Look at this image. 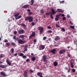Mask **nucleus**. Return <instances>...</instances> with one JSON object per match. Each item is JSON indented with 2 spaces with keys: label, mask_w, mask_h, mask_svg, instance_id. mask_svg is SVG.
Wrapping results in <instances>:
<instances>
[{
  "label": "nucleus",
  "mask_w": 77,
  "mask_h": 77,
  "mask_svg": "<svg viewBox=\"0 0 77 77\" xmlns=\"http://www.w3.org/2000/svg\"><path fill=\"white\" fill-rule=\"evenodd\" d=\"M19 44H24V43H26V41H23L22 39H20L18 41Z\"/></svg>",
  "instance_id": "obj_2"
},
{
  "label": "nucleus",
  "mask_w": 77,
  "mask_h": 77,
  "mask_svg": "<svg viewBox=\"0 0 77 77\" xmlns=\"http://www.w3.org/2000/svg\"><path fill=\"white\" fill-rule=\"evenodd\" d=\"M34 43H35V42H36V39H35L34 40Z\"/></svg>",
  "instance_id": "obj_54"
},
{
  "label": "nucleus",
  "mask_w": 77,
  "mask_h": 77,
  "mask_svg": "<svg viewBox=\"0 0 77 77\" xmlns=\"http://www.w3.org/2000/svg\"><path fill=\"white\" fill-rule=\"evenodd\" d=\"M59 18H55V20H56V21H59Z\"/></svg>",
  "instance_id": "obj_47"
},
{
  "label": "nucleus",
  "mask_w": 77,
  "mask_h": 77,
  "mask_svg": "<svg viewBox=\"0 0 77 77\" xmlns=\"http://www.w3.org/2000/svg\"><path fill=\"white\" fill-rule=\"evenodd\" d=\"M31 35L33 36V37H34L35 36V32H32Z\"/></svg>",
  "instance_id": "obj_24"
},
{
  "label": "nucleus",
  "mask_w": 77,
  "mask_h": 77,
  "mask_svg": "<svg viewBox=\"0 0 77 77\" xmlns=\"http://www.w3.org/2000/svg\"><path fill=\"white\" fill-rule=\"evenodd\" d=\"M56 26L58 27H60V26H57V24H56Z\"/></svg>",
  "instance_id": "obj_61"
},
{
  "label": "nucleus",
  "mask_w": 77,
  "mask_h": 77,
  "mask_svg": "<svg viewBox=\"0 0 77 77\" xmlns=\"http://www.w3.org/2000/svg\"><path fill=\"white\" fill-rule=\"evenodd\" d=\"M20 56H24V54L23 53H21L20 54Z\"/></svg>",
  "instance_id": "obj_41"
},
{
  "label": "nucleus",
  "mask_w": 77,
  "mask_h": 77,
  "mask_svg": "<svg viewBox=\"0 0 77 77\" xmlns=\"http://www.w3.org/2000/svg\"><path fill=\"white\" fill-rule=\"evenodd\" d=\"M56 17L57 18L59 19L60 18H59V15H57L56 16Z\"/></svg>",
  "instance_id": "obj_44"
},
{
  "label": "nucleus",
  "mask_w": 77,
  "mask_h": 77,
  "mask_svg": "<svg viewBox=\"0 0 77 77\" xmlns=\"http://www.w3.org/2000/svg\"><path fill=\"white\" fill-rule=\"evenodd\" d=\"M30 18L29 17H27L25 18V21H27V20H29V19Z\"/></svg>",
  "instance_id": "obj_22"
},
{
  "label": "nucleus",
  "mask_w": 77,
  "mask_h": 77,
  "mask_svg": "<svg viewBox=\"0 0 77 77\" xmlns=\"http://www.w3.org/2000/svg\"><path fill=\"white\" fill-rule=\"evenodd\" d=\"M11 44L12 45H13V46H16V45H15V43H14L13 42H12L11 43Z\"/></svg>",
  "instance_id": "obj_26"
},
{
  "label": "nucleus",
  "mask_w": 77,
  "mask_h": 77,
  "mask_svg": "<svg viewBox=\"0 0 77 77\" xmlns=\"http://www.w3.org/2000/svg\"><path fill=\"white\" fill-rule=\"evenodd\" d=\"M28 14L29 15H32V14H33V13L31 12H30L28 13Z\"/></svg>",
  "instance_id": "obj_48"
},
{
  "label": "nucleus",
  "mask_w": 77,
  "mask_h": 77,
  "mask_svg": "<svg viewBox=\"0 0 77 77\" xmlns=\"http://www.w3.org/2000/svg\"><path fill=\"white\" fill-rule=\"evenodd\" d=\"M35 59H36V58H35V57H33L32 58V61H35Z\"/></svg>",
  "instance_id": "obj_25"
},
{
  "label": "nucleus",
  "mask_w": 77,
  "mask_h": 77,
  "mask_svg": "<svg viewBox=\"0 0 77 77\" xmlns=\"http://www.w3.org/2000/svg\"><path fill=\"white\" fill-rule=\"evenodd\" d=\"M62 19L63 20V21H64V20H66V17H64L62 18Z\"/></svg>",
  "instance_id": "obj_39"
},
{
  "label": "nucleus",
  "mask_w": 77,
  "mask_h": 77,
  "mask_svg": "<svg viewBox=\"0 0 77 77\" xmlns=\"http://www.w3.org/2000/svg\"><path fill=\"white\" fill-rule=\"evenodd\" d=\"M45 48V46L44 45H42L40 48V50H42Z\"/></svg>",
  "instance_id": "obj_11"
},
{
  "label": "nucleus",
  "mask_w": 77,
  "mask_h": 77,
  "mask_svg": "<svg viewBox=\"0 0 77 77\" xmlns=\"http://www.w3.org/2000/svg\"><path fill=\"white\" fill-rule=\"evenodd\" d=\"M11 50V53H14V49L13 48H12Z\"/></svg>",
  "instance_id": "obj_37"
},
{
  "label": "nucleus",
  "mask_w": 77,
  "mask_h": 77,
  "mask_svg": "<svg viewBox=\"0 0 77 77\" xmlns=\"http://www.w3.org/2000/svg\"><path fill=\"white\" fill-rule=\"evenodd\" d=\"M23 59H26V58H27V56L23 55Z\"/></svg>",
  "instance_id": "obj_35"
},
{
  "label": "nucleus",
  "mask_w": 77,
  "mask_h": 77,
  "mask_svg": "<svg viewBox=\"0 0 77 77\" xmlns=\"http://www.w3.org/2000/svg\"><path fill=\"white\" fill-rule=\"evenodd\" d=\"M6 66H7L6 65H0V67L4 69H6Z\"/></svg>",
  "instance_id": "obj_7"
},
{
  "label": "nucleus",
  "mask_w": 77,
  "mask_h": 77,
  "mask_svg": "<svg viewBox=\"0 0 77 77\" xmlns=\"http://www.w3.org/2000/svg\"><path fill=\"white\" fill-rule=\"evenodd\" d=\"M15 40L16 41H18V38H16Z\"/></svg>",
  "instance_id": "obj_64"
},
{
  "label": "nucleus",
  "mask_w": 77,
  "mask_h": 77,
  "mask_svg": "<svg viewBox=\"0 0 77 77\" xmlns=\"http://www.w3.org/2000/svg\"><path fill=\"white\" fill-rule=\"evenodd\" d=\"M56 50L55 49H54L51 51V52L53 54H55V51H56Z\"/></svg>",
  "instance_id": "obj_20"
},
{
  "label": "nucleus",
  "mask_w": 77,
  "mask_h": 77,
  "mask_svg": "<svg viewBox=\"0 0 77 77\" xmlns=\"http://www.w3.org/2000/svg\"><path fill=\"white\" fill-rule=\"evenodd\" d=\"M18 55L17 53L15 54H14L13 55V56H17Z\"/></svg>",
  "instance_id": "obj_53"
},
{
  "label": "nucleus",
  "mask_w": 77,
  "mask_h": 77,
  "mask_svg": "<svg viewBox=\"0 0 77 77\" xmlns=\"http://www.w3.org/2000/svg\"><path fill=\"white\" fill-rule=\"evenodd\" d=\"M11 44L10 42L7 43L5 44L6 45H7V46H9V45H10Z\"/></svg>",
  "instance_id": "obj_28"
},
{
  "label": "nucleus",
  "mask_w": 77,
  "mask_h": 77,
  "mask_svg": "<svg viewBox=\"0 0 77 77\" xmlns=\"http://www.w3.org/2000/svg\"><path fill=\"white\" fill-rule=\"evenodd\" d=\"M57 65H58V63L57 62H55L54 63V66H57Z\"/></svg>",
  "instance_id": "obj_21"
},
{
  "label": "nucleus",
  "mask_w": 77,
  "mask_h": 77,
  "mask_svg": "<svg viewBox=\"0 0 77 77\" xmlns=\"http://www.w3.org/2000/svg\"><path fill=\"white\" fill-rule=\"evenodd\" d=\"M0 57V58H2V57H3V54H1Z\"/></svg>",
  "instance_id": "obj_49"
},
{
  "label": "nucleus",
  "mask_w": 77,
  "mask_h": 77,
  "mask_svg": "<svg viewBox=\"0 0 77 77\" xmlns=\"http://www.w3.org/2000/svg\"><path fill=\"white\" fill-rule=\"evenodd\" d=\"M48 28L49 29H51V27L50 26H48Z\"/></svg>",
  "instance_id": "obj_62"
},
{
  "label": "nucleus",
  "mask_w": 77,
  "mask_h": 77,
  "mask_svg": "<svg viewBox=\"0 0 77 77\" xmlns=\"http://www.w3.org/2000/svg\"><path fill=\"white\" fill-rule=\"evenodd\" d=\"M46 39H47V37H45L43 38V40H44V41H45V40H46Z\"/></svg>",
  "instance_id": "obj_45"
},
{
  "label": "nucleus",
  "mask_w": 77,
  "mask_h": 77,
  "mask_svg": "<svg viewBox=\"0 0 77 77\" xmlns=\"http://www.w3.org/2000/svg\"><path fill=\"white\" fill-rule=\"evenodd\" d=\"M62 30H63V32H65V29L64 28H62Z\"/></svg>",
  "instance_id": "obj_55"
},
{
  "label": "nucleus",
  "mask_w": 77,
  "mask_h": 77,
  "mask_svg": "<svg viewBox=\"0 0 77 77\" xmlns=\"http://www.w3.org/2000/svg\"><path fill=\"white\" fill-rule=\"evenodd\" d=\"M70 28H72V29H74V26H70Z\"/></svg>",
  "instance_id": "obj_38"
},
{
  "label": "nucleus",
  "mask_w": 77,
  "mask_h": 77,
  "mask_svg": "<svg viewBox=\"0 0 77 77\" xmlns=\"http://www.w3.org/2000/svg\"><path fill=\"white\" fill-rule=\"evenodd\" d=\"M37 75L38 76H40V77H43L42 76V74L41 72H38L37 74Z\"/></svg>",
  "instance_id": "obj_6"
},
{
  "label": "nucleus",
  "mask_w": 77,
  "mask_h": 77,
  "mask_svg": "<svg viewBox=\"0 0 77 77\" xmlns=\"http://www.w3.org/2000/svg\"><path fill=\"white\" fill-rule=\"evenodd\" d=\"M60 39V37L59 36H57L56 38H55V41H57L58 40H59Z\"/></svg>",
  "instance_id": "obj_14"
},
{
  "label": "nucleus",
  "mask_w": 77,
  "mask_h": 77,
  "mask_svg": "<svg viewBox=\"0 0 77 77\" xmlns=\"http://www.w3.org/2000/svg\"><path fill=\"white\" fill-rule=\"evenodd\" d=\"M48 33H52V31L51 30H50L49 31H47Z\"/></svg>",
  "instance_id": "obj_31"
},
{
  "label": "nucleus",
  "mask_w": 77,
  "mask_h": 77,
  "mask_svg": "<svg viewBox=\"0 0 77 77\" xmlns=\"http://www.w3.org/2000/svg\"><path fill=\"white\" fill-rule=\"evenodd\" d=\"M31 2L32 3V4H30V5H33V3H34V0H31Z\"/></svg>",
  "instance_id": "obj_23"
},
{
  "label": "nucleus",
  "mask_w": 77,
  "mask_h": 77,
  "mask_svg": "<svg viewBox=\"0 0 77 77\" xmlns=\"http://www.w3.org/2000/svg\"><path fill=\"white\" fill-rule=\"evenodd\" d=\"M57 11L58 12H62V13H63V12H64L61 9H57Z\"/></svg>",
  "instance_id": "obj_12"
},
{
  "label": "nucleus",
  "mask_w": 77,
  "mask_h": 77,
  "mask_svg": "<svg viewBox=\"0 0 77 77\" xmlns=\"http://www.w3.org/2000/svg\"><path fill=\"white\" fill-rule=\"evenodd\" d=\"M28 12H30V9H28L27 10Z\"/></svg>",
  "instance_id": "obj_63"
},
{
  "label": "nucleus",
  "mask_w": 77,
  "mask_h": 77,
  "mask_svg": "<svg viewBox=\"0 0 77 77\" xmlns=\"http://www.w3.org/2000/svg\"><path fill=\"white\" fill-rule=\"evenodd\" d=\"M67 17L68 18H71V17H70V16L69 14L67 15Z\"/></svg>",
  "instance_id": "obj_58"
},
{
  "label": "nucleus",
  "mask_w": 77,
  "mask_h": 77,
  "mask_svg": "<svg viewBox=\"0 0 77 77\" xmlns=\"http://www.w3.org/2000/svg\"><path fill=\"white\" fill-rule=\"evenodd\" d=\"M24 75L25 77H27V76H28V75H27V72H25L24 73Z\"/></svg>",
  "instance_id": "obj_13"
},
{
  "label": "nucleus",
  "mask_w": 77,
  "mask_h": 77,
  "mask_svg": "<svg viewBox=\"0 0 77 77\" xmlns=\"http://www.w3.org/2000/svg\"><path fill=\"white\" fill-rule=\"evenodd\" d=\"M27 48H24V51H27Z\"/></svg>",
  "instance_id": "obj_50"
},
{
  "label": "nucleus",
  "mask_w": 77,
  "mask_h": 77,
  "mask_svg": "<svg viewBox=\"0 0 77 77\" xmlns=\"http://www.w3.org/2000/svg\"><path fill=\"white\" fill-rule=\"evenodd\" d=\"M25 31L24 29H22L21 30H20L18 31L19 34H23L24 33Z\"/></svg>",
  "instance_id": "obj_3"
},
{
  "label": "nucleus",
  "mask_w": 77,
  "mask_h": 77,
  "mask_svg": "<svg viewBox=\"0 0 77 77\" xmlns=\"http://www.w3.org/2000/svg\"><path fill=\"white\" fill-rule=\"evenodd\" d=\"M26 62H29V61H30V59H27L26 60Z\"/></svg>",
  "instance_id": "obj_40"
},
{
  "label": "nucleus",
  "mask_w": 77,
  "mask_h": 77,
  "mask_svg": "<svg viewBox=\"0 0 77 77\" xmlns=\"http://www.w3.org/2000/svg\"><path fill=\"white\" fill-rule=\"evenodd\" d=\"M8 42V40L6 39H5L4 40V42Z\"/></svg>",
  "instance_id": "obj_42"
},
{
  "label": "nucleus",
  "mask_w": 77,
  "mask_h": 77,
  "mask_svg": "<svg viewBox=\"0 0 77 77\" xmlns=\"http://www.w3.org/2000/svg\"><path fill=\"white\" fill-rule=\"evenodd\" d=\"M32 21H33V17H30L29 22H32Z\"/></svg>",
  "instance_id": "obj_15"
},
{
  "label": "nucleus",
  "mask_w": 77,
  "mask_h": 77,
  "mask_svg": "<svg viewBox=\"0 0 77 77\" xmlns=\"http://www.w3.org/2000/svg\"><path fill=\"white\" fill-rule=\"evenodd\" d=\"M71 65L72 68H74V65H73V63H71Z\"/></svg>",
  "instance_id": "obj_30"
},
{
  "label": "nucleus",
  "mask_w": 77,
  "mask_h": 77,
  "mask_svg": "<svg viewBox=\"0 0 77 77\" xmlns=\"http://www.w3.org/2000/svg\"><path fill=\"white\" fill-rule=\"evenodd\" d=\"M51 12H48V13H47L46 14V15H50V14H51Z\"/></svg>",
  "instance_id": "obj_32"
},
{
  "label": "nucleus",
  "mask_w": 77,
  "mask_h": 77,
  "mask_svg": "<svg viewBox=\"0 0 77 77\" xmlns=\"http://www.w3.org/2000/svg\"><path fill=\"white\" fill-rule=\"evenodd\" d=\"M38 29L39 30H44V28L42 27L39 26L38 28Z\"/></svg>",
  "instance_id": "obj_18"
},
{
  "label": "nucleus",
  "mask_w": 77,
  "mask_h": 77,
  "mask_svg": "<svg viewBox=\"0 0 77 77\" xmlns=\"http://www.w3.org/2000/svg\"><path fill=\"white\" fill-rule=\"evenodd\" d=\"M1 75H2V76H7L6 73H5L4 72H1Z\"/></svg>",
  "instance_id": "obj_10"
},
{
  "label": "nucleus",
  "mask_w": 77,
  "mask_h": 77,
  "mask_svg": "<svg viewBox=\"0 0 77 77\" xmlns=\"http://www.w3.org/2000/svg\"><path fill=\"white\" fill-rule=\"evenodd\" d=\"M64 2H65V1H60V4H63V3H64Z\"/></svg>",
  "instance_id": "obj_33"
},
{
  "label": "nucleus",
  "mask_w": 77,
  "mask_h": 77,
  "mask_svg": "<svg viewBox=\"0 0 77 77\" xmlns=\"http://www.w3.org/2000/svg\"><path fill=\"white\" fill-rule=\"evenodd\" d=\"M29 6V5H25L22 7V8H24L25 9V8H28Z\"/></svg>",
  "instance_id": "obj_16"
},
{
  "label": "nucleus",
  "mask_w": 77,
  "mask_h": 77,
  "mask_svg": "<svg viewBox=\"0 0 77 77\" xmlns=\"http://www.w3.org/2000/svg\"><path fill=\"white\" fill-rule=\"evenodd\" d=\"M34 71L32 70V69H30L29 70V72L30 73H33V72Z\"/></svg>",
  "instance_id": "obj_27"
},
{
  "label": "nucleus",
  "mask_w": 77,
  "mask_h": 77,
  "mask_svg": "<svg viewBox=\"0 0 77 77\" xmlns=\"http://www.w3.org/2000/svg\"><path fill=\"white\" fill-rule=\"evenodd\" d=\"M33 37V35H30L29 36V38H31Z\"/></svg>",
  "instance_id": "obj_59"
},
{
  "label": "nucleus",
  "mask_w": 77,
  "mask_h": 77,
  "mask_svg": "<svg viewBox=\"0 0 77 77\" xmlns=\"http://www.w3.org/2000/svg\"><path fill=\"white\" fill-rule=\"evenodd\" d=\"M42 32H43V30H40V34H42Z\"/></svg>",
  "instance_id": "obj_36"
},
{
  "label": "nucleus",
  "mask_w": 77,
  "mask_h": 77,
  "mask_svg": "<svg viewBox=\"0 0 77 77\" xmlns=\"http://www.w3.org/2000/svg\"><path fill=\"white\" fill-rule=\"evenodd\" d=\"M69 23L70 24H71V25H73V23H72V22H71V21H70Z\"/></svg>",
  "instance_id": "obj_52"
},
{
  "label": "nucleus",
  "mask_w": 77,
  "mask_h": 77,
  "mask_svg": "<svg viewBox=\"0 0 77 77\" xmlns=\"http://www.w3.org/2000/svg\"><path fill=\"white\" fill-rule=\"evenodd\" d=\"M53 15L51 14L50 15V17L51 18V19H53Z\"/></svg>",
  "instance_id": "obj_34"
},
{
  "label": "nucleus",
  "mask_w": 77,
  "mask_h": 77,
  "mask_svg": "<svg viewBox=\"0 0 77 77\" xmlns=\"http://www.w3.org/2000/svg\"><path fill=\"white\" fill-rule=\"evenodd\" d=\"M68 56L69 57H70L71 56H70V54H68Z\"/></svg>",
  "instance_id": "obj_60"
},
{
  "label": "nucleus",
  "mask_w": 77,
  "mask_h": 77,
  "mask_svg": "<svg viewBox=\"0 0 77 77\" xmlns=\"http://www.w3.org/2000/svg\"><path fill=\"white\" fill-rule=\"evenodd\" d=\"M31 24L32 26H35V23H34V22H32Z\"/></svg>",
  "instance_id": "obj_51"
},
{
  "label": "nucleus",
  "mask_w": 77,
  "mask_h": 77,
  "mask_svg": "<svg viewBox=\"0 0 77 77\" xmlns=\"http://www.w3.org/2000/svg\"><path fill=\"white\" fill-rule=\"evenodd\" d=\"M13 39H16V36H14L13 37Z\"/></svg>",
  "instance_id": "obj_57"
},
{
  "label": "nucleus",
  "mask_w": 77,
  "mask_h": 77,
  "mask_svg": "<svg viewBox=\"0 0 77 77\" xmlns=\"http://www.w3.org/2000/svg\"><path fill=\"white\" fill-rule=\"evenodd\" d=\"M19 13H18L15 15L14 17H15V18L16 20L20 19V18H21V15L18 16V15H19Z\"/></svg>",
  "instance_id": "obj_1"
},
{
  "label": "nucleus",
  "mask_w": 77,
  "mask_h": 77,
  "mask_svg": "<svg viewBox=\"0 0 77 77\" xmlns=\"http://www.w3.org/2000/svg\"><path fill=\"white\" fill-rule=\"evenodd\" d=\"M28 48V45H26L25 48Z\"/></svg>",
  "instance_id": "obj_56"
},
{
  "label": "nucleus",
  "mask_w": 77,
  "mask_h": 77,
  "mask_svg": "<svg viewBox=\"0 0 77 77\" xmlns=\"http://www.w3.org/2000/svg\"><path fill=\"white\" fill-rule=\"evenodd\" d=\"M24 37H25V35H22L19 36L20 38L22 39L23 40H24V39L23 38H24Z\"/></svg>",
  "instance_id": "obj_8"
},
{
  "label": "nucleus",
  "mask_w": 77,
  "mask_h": 77,
  "mask_svg": "<svg viewBox=\"0 0 77 77\" xmlns=\"http://www.w3.org/2000/svg\"><path fill=\"white\" fill-rule=\"evenodd\" d=\"M40 12L42 14H44V10H41Z\"/></svg>",
  "instance_id": "obj_29"
},
{
  "label": "nucleus",
  "mask_w": 77,
  "mask_h": 77,
  "mask_svg": "<svg viewBox=\"0 0 77 77\" xmlns=\"http://www.w3.org/2000/svg\"><path fill=\"white\" fill-rule=\"evenodd\" d=\"M6 62H7L8 65H9V66H10V65H11V62H9V60H6Z\"/></svg>",
  "instance_id": "obj_17"
},
{
  "label": "nucleus",
  "mask_w": 77,
  "mask_h": 77,
  "mask_svg": "<svg viewBox=\"0 0 77 77\" xmlns=\"http://www.w3.org/2000/svg\"><path fill=\"white\" fill-rule=\"evenodd\" d=\"M72 71L73 72H75V69H72Z\"/></svg>",
  "instance_id": "obj_43"
},
{
  "label": "nucleus",
  "mask_w": 77,
  "mask_h": 77,
  "mask_svg": "<svg viewBox=\"0 0 77 77\" xmlns=\"http://www.w3.org/2000/svg\"><path fill=\"white\" fill-rule=\"evenodd\" d=\"M20 25L22 26V27H23L24 28L26 27V25L23 23H22V24H20Z\"/></svg>",
  "instance_id": "obj_19"
},
{
  "label": "nucleus",
  "mask_w": 77,
  "mask_h": 77,
  "mask_svg": "<svg viewBox=\"0 0 77 77\" xmlns=\"http://www.w3.org/2000/svg\"><path fill=\"white\" fill-rule=\"evenodd\" d=\"M66 51V50L65 49H62L61 50H60L59 52V54H63Z\"/></svg>",
  "instance_id": "obj_4"
},
{
  "label": "nucleus",
  "mask_w": 77,
  "mask_h": 77,
  "mask_svg": "<svg viewBox=\"0 0 77 77\" xmlns=\"http://www.w3.org/2000/svg\"><path fill=\"white\" fill-rule=\"evenodd\" d=\"M52 12L51 13V14L52 15H54V14H56V13L57 12H56L55 11H54V10L53 9H52L51 10Z\"/></svg>",
  "instance_id": "obj_5"
},
{
  "label": "nucleus",
  "mask_w": 77,
  "mask_h": 77,
  "mask_svg": "<svg viewBox=\"0 0 77 77\" xmlns=\"http://www.w3.org/2000/svg\"><path fill=\"white\" fill-rule=\"evenodd\" d=\"M14 35H16V34H17V31H15L14 32Z\"/></svg>",
  "instance_id": "obj_46"
},
{
  "label": "nucleus",
  "mask_w": 77,
  "mask_h": 77,
  "mask_svg": "<svg viewBox=\"0 0 77 77\" xmlns=\"http://www.w3.org/2000/svg\"><path fill=\"white\" fill-rule=\"evenodd\" d=\"M43 60L44 62H45L46 61V59H47V56L44 55L43 56Z\"/></svg>",
  "instance_id": "obj_9"
}]
</instances>
